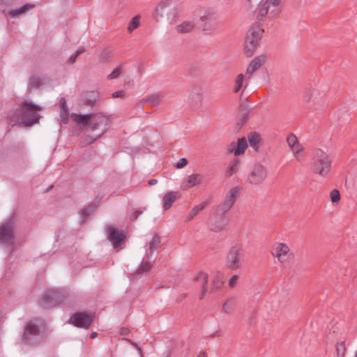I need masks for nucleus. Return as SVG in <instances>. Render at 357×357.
<instances>
[{"label":"nucleus","instance_id":"27","mask_svg":"<svg viewBox=\"0 0 357 357\" xmlns=\"http://www.w3.org/2000/svg\"><path fill=\"white\" fill-rule=\"evenodd\" d=\"M240 165L241 161L239 159L235 158L233 160H231L229 162V166L225 171V176L229 178L231 177L234 174H236L238 171Z\"/></svg>","mask_w":357,"mask_h":357},{"label":"nucleus","instance_id":"54","mask_svg":"<svg viewBox=\"0 0 357 357\" xmlns=\"http://www.w3.org/2000/svg\"><path fill=\"white\" fill-rule=\"evenodd\" d=\"M33 81L35 82V81H39V79L38 78H33Z\"/></svg>","mask_w":357,"mask_h":357},{"label":"nucleus","instance_id":"29","mask_svg":"<svg viewBox=\"0 0 357 357\" xmlns=\"http://www.w3.org/2000/svg\"><path fill=\"white\" fill-rule=\"evenodd\" d=\"M33 8H34L33 4L26 3L18 9H14V10H10L8 12V15L11 17H14L15 16L24 14L25 13H26L28 10L32 9Z\"/></svg>","mask_w":357,"mask_h":357},{"label":"nucleus","instance_id":"32","mask_svg":"<svg viewBox=\"0 0 357 357\" xmlns=\"http://www.w3.org/2000/svg\"><path fill=\"white\" fill-rule=\"evenodd\" d=\"M152 266V263L148 261H143L140 266L134 273L135 276L142 275L144 273L148 272Z\"/></svg>","mask_w":357,"mask_h":357},{"label":"nucleus","instance_id":"19","mask_svg":"<svg viewBox=\"0 0 357 357\" xmlns=\"http://www.w3.org/2000/svg\"><path fill=\"white\" fill-rule=\"evenodd\" d=\"M200 21L203 31H213L215 29L216 26L215 18L211 12H205V13L200 17Z\"/></svg>","mask_w":357,"mask_h":357},{"label":"nucleus","instance_id":"10","mask_svg":"<svg viewBox=\"0 0 357 357\" xmlns=\"http://www.w3.org/2000/svg\"><path fill=\"white\" fill-rule=\"evenodd\" d=\"M287 143L291 151L294 158L298 160L301 161L303 157L304 146L300 143L296 135L291 133L287 137Z\"/></svg>","mask_w":357,"mask_h":357},{"label":"nucleus","instance_id":"36","mask_svg":"<svg viewBox=\"0 0 357 357\" xmlns=\"http://www.w3.org/2000/svg\"><path fill=\"white\" fill-rule=\"evenodd\" d=\"M123 68L117 66L109 75H107V79H114L119 78L123 73Z\"/></svg>","mask_w":357,"mask_h":357},{"label":"nucleus","instance_id":"23","mask_svg":"<svg viewBox=\"0 0 357 357\" xmlns=\"http://www.w3.org/2000/svg\"><path fill=\"white\" fill-rule=\"evenodd\" d=\"M160 245V238L158 235L155 234L149 244V248L146 249L145 258L150 259L152 257L153 252L159 248Z\"/></svg>","mask_w":357,"mask_h":357},{"label":"nucleus","instance_id":"49","mask_svg":"<svg viewBox=\"0 0 357 357\" xmlns=\"http://www.w3.org/2000/svg\"><path fill=\"white\" fill-rule=\"evenodd\" d=\"M158 183V181L156 179H151L149 181V184L151 185H155Z\"/></svg>","mask_w":357,"mask_h":357},{"label":"nucleus","instance_id":"47","mask_svg":"<svg viewBox=\"0 0 357 357\" xmlns=\"http://www.w3.org/2000/svg\"><path fill=\"white\" fill-rule=\"evenodd\" d=\"M78 56H77V55L74 53L73 54L71 55V56L68 59V63H70V64H73L75 63V61H76L77 58Z\"/></svg>","mask_w":357,"mask_h":357},{"label":"nucleus","instance_id":"50","mask_svg":"<svg viewBox=\"0 0 357 357\" xmlns=\"http://www.w3.org/2000/svg\"><path fill=\"white\" fill-rule=\"evenodd\" d=\"M1 1L3 3L7 4V5H8V4H10V3L13 1V0H1Z\"/></svg>","mask_w":357,"mask_h":357},{"label":"nucleus","instance_id":"39","mask_svg":"<svg viewBox=\"0 0 357 357\" xmlns=\"http://www.w3.org/2000/svg\"><path fill=\"white\" fill-rule=\"evenodd\" d=\"M236 142H232L226 147V151L228 154L234 153L236 155Z\"/></svg>","mask_w":357,"mask_h":357},{"label":"nucleus","instance_id":"41","mask_svg":"<svg viewBox=\"0 0 357 357\" xmlns=\"http://www.w3.org/2000/svg\"><path fill=\"white\" fill-rule=\"evenodd\" d=\"M96 207V206H89V207L82 209L81 211V214L85 217H88L93 212Z\"/></svg>","mask_w":357,"mask_h":357},{"label":"nucleus","instance_id":"25","mask_svg":"<svg viewBox=\"0 0 357 357\" xmlns=\"http://www.w3.org/2000/svg\"><path fill=\"white\" fill-rule=\"evenodd\" d=\"M248 140L250 146L255 151H258L259 149V144L261 143V136L256 132H250L248 135Z\"/></svg>","mask_w":357,"mask_h":357},{"label":"nucleus","instance_id":"43","mask_svg":"<svg viewBox=\"0 0 357 357\" xmlns=\"http://www.w3.org/2000/svg\"><path fill=\"white\" fill-rule=\"evenodd\" d=\"M238 280V276L237 275H234L229 280V282H228L229 287L230 289L234 288L236 285Z\"/></svg>","mask_w":357,"mask_h":357},{"label":"nucleus","instance_id":"55","mask_svg":"<svg viewBox=\"0 0 357 357\" xmlns=\"http://www.w3.org/2000/svg\"><path fill=\"white\" fill-rule=\"evenodd\" d=\"M248 2H251V0H248Z\"/></svg>","mask_w":357,"mask_h":357},{"label":"nucleus","instance_id":"9","mask_svg":"<svg viewBox=\"0 0 357 357\" xmlns=\"http://www.w3.org/2000/svg\"><path fill=\"white\" fill-rule=\"evenodd\" d=\"M239 186L231 188L225 195L224 201L216 207L218 213H225L230 211L234 206L241 191Z\"/></svg>","mask_w":357,"mask_h":357},{"label":"nucleus","instance_id":"2","mask_svg":"<svg viewBox=\"0 0 357 357\" xmlns=\"http://www.w3.org/2000/svg\"><path fill=\"white\" fill-rule=\"evenodd\" d=\"M42 108L31 102H23L17 110L14 116L10 117L13 126L20 124L26 126H32L38 122L40 112Z\"/></svg>","mask_w":357,"mask_h":357},{"label":"nucleus","instance_id":"12","mask_svg":"<svg viewBox=\"0 0 357 357\" xmlns=\"http://www.w3.org/2000/svg\"><path fill=\"white\" fill-rule=\"evenodd\" d=\"M94 316L92 314L85 312H77L69 319V323L79 328H89Z\"/></svg>","mask_w":357,"mask_h":357},{"label":"nucleus","instance_id":"5","mask_svg":"<svg viewBox=\"0 0 357 357\" xmlns=\"http://www.w3.org/2000/svg\"><path fill=\"white\" fill-rule=\"evenodd\" d=\"M280 2L281 0H265L260 2L257 10V19L259 21H264L269 10V17H276L280 12L278 7Z\"/></svg>","mask_w":357,"mask_h":357},{"label":"nucleus","instance_id":"26","mask_svg":"<svg viewBox=\"0 0 357 357\" xmlns=\"http://www.w3.org/2000/svg\"><path fill=\"white\" fill-rule=\"evenodd\" d=\"M164 96L162 93H153L143 99L144 102L150 104L151 107L160 105L163 100Z\"/></svg>","mask_w":357,"mask_h":357},{"label":"nucleus","instance_id":"34","mask_svg":"<svg viewBox=\"0 0 357 357\" xmlns=\"http://www.w3.org/2000/svg\"><path fill=\"white\" fill-rule=\"evenodd\" d=\"M140 16L139 15L135 16L130 22L128 26V31L132 33L139 26Z\"/></svg>","mask_w":357,"mask_h":357},{"label":"nucleus","instance_id":"18","mask_svg":"<svg viewBox=\"0 0 357 357\" xmlns=\"http://www.w3.org/2000/svg\"><path fill=\"white\" fill-rule=\"evenodd\" d=\"M266 59V56L260 55L251 61L245 74L246 79L250 78L252 75L265 63Z\"/></svg>","mask_w":357,"mask_h":357},{"label":"nucleus","instance_id":"1","mask_svg":"<svg viewBox=\"0 0 357 357\" xmlns=\"http://www.w3.org/2000/svg\"><path fill=\"white\" fill-rule=\"evenodd\" d=\"M73 121L84 126H88L92 131H100V132L95 137H90V139L86 138V144H91L96 140L102 134H104L109 126V119L102 113L91 114H77L72 115Z\"/></svg>","mask_w":357,"mask_h":357},{"label":"nucleus","instance_id":"40","mask_svg":"<svg viewBox=\"0 0 357 357\" xmlns=\"http://www.w3.org/2000/svg\"><path fill=\"white\" fill-rule=\"evenodd\" d=\"M111 52L107 50H103L100 55V61L101 62H105L110 57Z\"/></svg>","mask_w":357,"mask_h":357},{"label":"nucleus","instance_id":"13","mask_svg":"<svg viewBox=\"0 0 357 357\" xmlns=\"http://www.w3.org/2000/svg\"><path fill=\"white\" fill-rule=\"evenodd\" d=\"M43 305L47 307H50L63 302L64 296L61 291L51 289L44 293L43 296Z\"/></svg>","mask_w":357,"mask_h":357},{"label":"nucleus","instance_id":"14","mask_svg":"<svg viewBox=\"0 0 357 357\" xmlns=\"http://www.w3.org/2000/svg\"><path fill=\"white\" fill-rule=\"evenodd\" d=\"M107 237L114 248H118L126 238L125 232L112 225L107 227Z\"/></svg>","mask_w":357,"mask_h":357},{"label":"nucleus","instance_id":"30","mask_svg":"<svg viewBox=\"0 0 357 357\" xmlns=\"http://www.w3.org/2000/svg\"><path fill=\"white\" fill-rule=\"evenodd\" d=\"M236 142V156L242 155L248 148V142L245 137L240 138Z\"/></svg>","mask_w":357,"mask_h":357},{"label":"nucleus","instance_id":"22","mask_svg":"<svg viewBox=\"0 0 357 357\" xmlns=\"http://www.w3.org/2000/svg\"><path fill=\"white\" fill-rule=\"evenodd\" d=\"M178 197L179 193L178 192L170 191L166 193L162 199L164 210L169 209Z\"/></svg>","mask_w":357,"mask_h":357},{"label":"nucleus","instance_id":"17","mask_svg":"<svg viewBox=\"0 0 357 357\" xmlns=\"http://www.w3.org/2000/svg\"><path fill=\"white\" fill-rule=\"evenodd\" d=\"M204 176L201 174H192L184 180L181 185L183 191L201 184L203 182Z\"/></svg>","mask_w":357,"mask_h":357},{"label":"nucleus","instance_id":"4","mask_svg":"<svg viewBox=\"0 0 357 357\" xmlns=\"http://www.w3.org/2000/svg\"><path fill=\"white\" fill-rule=\"evenodd\" d=\"M331 160L329 155L320 149H315L312 153V169L322 176H326L330 172Z\"/></svg>","mask_w":357,"mask_h":357},{"label":"nucleus","instance_id":"20","mask_svg":"<svg viewBox=\"0 0 357 357\" xmlns=\"http://www.w3.org/2000/svg\"><path fill=\"white\" fill-rule=\"evenodd\" d=\"M196 28L195 20H188L183 21L175 26V30L178 33L185 34L192 32Z\"/></svg>","mask_w":357,"mask_h":357},{"label":"nucleus","instance_id":"38","mask_svg":"<svg viewBox=\"0 0 357 357\" xmlns=\"http://www.w3.org/2000/svg\"><path fill=\"white\" fill-rule=\"evenodd\" d=\"M330 199L333 204H337L340 200V192L337 189H333L330 193Z\"/></svg>","mask_w":357,"mask_h":357},{"label":"nucleus","instance_id":"15","mask_svg":"<svg viewBox=\"0 0 357 357\" xmlns=\"http://www.w3.org/2000/svg\"><path fill=\"white\" fill-rule=\"evenodd\" d=\"M40 338V331L38 326L35 321H30L26 326L23 335V339L29 343H35Z\"/></svg>","mask_w":357,"mask_h":357},{"label":"nucleus","instance_id":"6","mask_svg":"<svg viewBox=\"0 0 357 357\" xmlns=\"http://www.w3.org/2000/svg\"><path fill=\"white\" fill-rule=\"evenodd\" d=\"M263 32L264 29L259 26H255L249 29L245 43V53L247 56H251L255 52Z\"/></svg>","mask_w":357,"mask_h":357},{"label":"nucleus","instance_id":"28","mask_svg":"<svg viewBox=\"0 0 357 357\" xmlns=\"http://www.w3.org/2000/svg\"><path fill=\"white\" fill-rule=\"evenodd\" d=\"M236 303V298L234 297L227 298L222 305V312L227 314H231L234 310Z\"/></svg>","mask_w":357,"mask_h":357},{"label":"nucleus","instance_id":"3","mask_svg":"<svg viewBox=\"0 0 357 357\" xmlns=\"http://www.w3.org/2000/svg\"><path fill=\"white\" fill-rule=\"evenodd\" d=\"M326 90L321 86L307 87L303 93V101L312 111H321L326 106L325 96Z\"/></svg>","mask_w":357,"mask_h":357},{"label":"nucleus","instance_id":"24","mask_svg":"<svg viewBox=\"0 0 357 357\" xmlns=\"http://www.w3.org/2000/svg\"><path fill=\"white\" fill-rule=\"evenodd\" d=\"M227 225V220L224 217H218L211 225L210 229L215 232H219L222 231L226 227Z\"/></svg>","mask_w":357,"mask_h":357},{"label":"nucleus","instance_id":"16","mask_svg":"<svg viewBox=\"0 0 357 357\" xmlns=\"http://www.w3.org/2000/svg\"><path fill=\"white\" fill-rule=\"evenodd\" d=\"M290 249L289 246L284 243H276L273 248L272 254L281 263L286 262L289 256Z\"/></svg>","mask_w":357,"mask_h":357},{"label":"nucleus","instance_id":"35","mask_svg":"<svg viewBox=\"0 0 357 357\" xmlns=\"http://www.w3.org/2000/svg\"><path fill=\"white\" fill-rule=\"evenodd\" d=\"M346 352L345 342L341 341L336 344V357H344Z\"/></svg>","mask_w":357,"mask_h":357},{"label":"nucleus","instance_id":"21","mask_svg":"<svg viewBox=\"0 0 357 357\" xmlns=\"http://www.w3.org/2000/svg\"><path fill=\"white\" fill-rule=\"evenodd\" d=\"M208 278V275L207 273L201 272L199 273L194 279L195 282L202 288V294L199 297L200 299H202L207 291Z\"/></svg>","mask_w":357,"mask_h":357},{"label":"nucleus","instance_id":"46","mask_svg":"<svg viewBox=\"0 0 357 357\" xmlns=\"http://www.w3.org/2000/svg\"><path fill=\"white\" fill-rule=\"evenodd\" d=\"M142 213V211H139V210H136L135 211L133 212V213L130 215V220H135L138 216Z\"/></svg>","mask_w":357,"mask_h":357},{"label":"nucleus","instance_id":"45","mask_svg":"<svg viewBox=\"0 0 357 357\" xmlns=\"http://www.w3.org/2000/svg\"><path fill=\"white\" fill-rule=\"evenodd\" d=\"M188 160L186 158H181L176 165L177 169L184 167L188 164Z\"/></svg>","mask_w":357,"mask_h":357},{"label":"nucleus","instance_id":"44","mask_svg":"<svg viewBox=\"0 0 357 357\" xmlns=\"http://www.w3.org/2000/svg\"><path fill=\"white\" fill-rule=\"evenodd\" d=\"M112 97L113 98H125L126 97V93L124 91H116V92H114L112 94Z\"/></svg>","mask_w":357,"mask_h":357},{"label":"nucleus","instance_id":"48","mask_svg":"<svg viewBox=\"0 0 357 357\" xmlns=\"http://www.w3.org/2000/svg\"><path fill=\"white\" fill-rule=\"evenodd\" d=\"M84 52V48H79L75 52V54L77 55V56H79L81 54H82L83 52Z\"/></svg>","mask_w":357,"mask_h":357},{"label":"nucleus","instance_id":"37","mask_svg":"<svg viewBox=\"0 0 357 357\" xmlns=\"http://www.w3.org/2000/svg\"><path fill=\"white\" fill-rule=\"evenodd\" d=\"M223 281L220 278H216L212 284L211 291H215L220 289L222 287Z\"/></svg>","mask_w":357,"mask_h":357},{"label":"nucleus","instance_id":"31","mask_svg":"<svg viewBox=\"0 0 357 357\" xmlns=\"http://www.w3.org/2000/svg\"><path fill=\"white\" fill-rule=\"evenodd\" d=\"M206 203L204 202L200 204L196 205L190 211L188 217L186 218V222H190L193 219V218L201 211H202L206 206Z\"/></svg>","mask_w":357,"mask_h":357},{"label":"nucleus","instance_id":"42","mask_svg":"<svg viewBox=\"0 0 357 357\" xmlns=\"http://www.w3.org/2000/svg\"><path fill=\"white\" fill-rule=\"evenodd\" d=\"M167 6L166 2H161L155 8V13L158 15L162 16V12L163 9Z\"/></svg>","mask_w":357,"mask_h":357},{"label":"nucleus","instance_id":"52","mask_svg":"<svg viewBox=\"0 0 357 357\" xmlns=\"http://www.w3.org/2000/svg\"><path fill=\"white\" fill-rule=\"evenodd\" d=\"M198 357H207L205 353H200Z\"/></svg>","mask_w":357,"mask_h":357},{"label":"nucleus","instance_id":"8","mask_svg":"<svg viewBox=\"0 0 357 357\" xmlns=\"http://www.w3.org/2000/svg\"><path fill=\"white\" fill-rule=\"evenodd\" d=\"M267 168L260 162H255L247 176V181L251 185H258L267 178Z\"/></svg>","mask_w":357,"mask_h":357},{"label":"nucleus","instance_id":"11","mask_svg":"<svg viewBox=\"0 0 357 357\" xmlns=\"http://www.w3.org/2000/svg\"><path fill=\"white\" fill-rule=\"evenodd\" d=\"M14 241V221L10 219L0 227V243L11 245Z\"/></svg>","mask_w":357,"mask_h":357},{"label":"nucleus","instance_id":"51","mask_svg":"<svg viewBox=\"0 0 357 357\" xmlns=\"http://www.w3.org/2000/svg\"><path fill=\"white\" fill-rule=\"evenodd\" d=\"M98 334L96 332H93L91 334V338L92 339H94L97 337Z\"/></svg>","mask_w":357,"mask_h":357},{"label":"nucleus","instance_id":"7","mask_svg":"<svg viewBox=\"0 0 357 357\" xmlns=\"http://www.w3.org/2000/svg\"><path fill=\"white\" fill-rule=\"evenodd\" d=\"M244 252L241 245L232 246L226 259V266L231 270H237L242 266Z\"/></svg>","mask_w":357,"mask_h":357},{"label":"nucleus","instance_id":"33","mask_svg":"<svg viewBox=\"0 0 357 357\" xmlns=\"http://www.w3.org/2000/svg\"><path fill=\"white\" fill-rule=\"evenodd\" d=\"M245 79H246V76L243 74H239L236 77L235 80V87L234 89V91L235 93H238L241 89Z\"/></svg>","mask_w":357,"mask_h":357},{"label":"nucleus","instance_id":"53","mask_svg":"<svg viewBox=\"0 0 357 357\" xmlns=\"http://www.w3.org/2000/svg\"><path fill=\"white\" fill-rule=\"evenodd\" d=\"M175 22H176V20H174V19H172V20H170V24H173V23H174Z\"/></svg>","mask_w":357,"mask_h":357}]
</instances>
